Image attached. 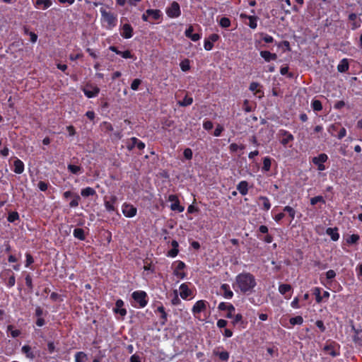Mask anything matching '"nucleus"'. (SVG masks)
Returning <instances> with one entry per match:
<instances>
[{"instance_id": "obj_61", "label": "nucleus", "mask_w": 362, "mask_h": 362, "mask_svg": "<svg viewBox=\"0 0 362 362\" xmlns=\"http://www.w3.org/2000/svg\"><path fill=\"white\" fill-rule=\"evenodd\" d=\"M280 73L281 75L284 76V75H286L287 74V76L290 78H293V73H289L288 72V66H282L281 67L280 69Z\"/></svg>"}, {"instance_id": "obj_47", "label": "nucleus", "mask_w": 362, "mask_h": 362, "mask_svg": "<svg viewBox=\"0 0 362 362\" xmlns=\"http://www.w3.org/2000/svg\"><path fill=\"white\" fill-rule=\"evenodd\" d=\"M192 103H193V98L188 95H185L182 100L178 102V104L180 105V106L187 107V106L192 105Z\"/></svg>"}, {"instance_id": "obj_50", "label": "nucleus", "mask_w": 362, "mask_h": 362, "mask_svg": "<svg viewBox=\"0 0 362 362\" xmlns=\"http://www.w3.org/2000/svg\"><path fill=\"white\" fill-rule=\"evenodd\" d=\"M289 322L293 326L298 325H300L303 323V318L300 315H298L293 317H291L289 320Z\"/></svg>"}, {"instance_id": "obj_41", "label": "nucleus", "mask_w": 362, "mask_h": 362, "mask_svg": "<svg viewBox=\"0 0 362 362\" xmlns=\"http://www.w3.org/2000/svg\"><path fill=\"white\" fill-rule=\"evenodd\" d=\"M214 355L218 356L223 361H227L229 359V353L226 351H218L214 350Z\"/></svg>"}, {"instance_id": "obj_21", "label": "nucleus", "mask_w": 362, "mask_h": 362, "mask_svg": "<svg viewBox=\"0 0 362 362\" xmlns=\"http://www.w3.org/2000/svg\"><path fill=\"white\" fill-rule=\"evenodd\" d=\"M240 18L241 19H248V26L252 29H255L257 27V20L258 18L255 16H249L246 13H241L240 14Z\"/></svg>"}, {"instance_id": "obj_18", "label": "nucleus", "mask_w": 362, "mask_h": 362, "mask_svg": "<svg viewBox=\"0 0 362 362\" xmlns=\"http://www.w3.org/2000/svg\"><path fill=\"white\" fill-rule=\"evenodd\" d=\"M117 197L115 195L111 196L108 200L106 199V198H105L104 200V205H105L106 210L109 212L116 211V208H115V205L117 203Z\"/></svg>"}, {"instance_id": "obj_63", "label": "nucleus", "mask_w": 362, "mask_h": 362, "mask_svg": "<svg viewBox=\"0 0 362 362\" xmlns=\"http://www.w3.org/2000/svg\"><path fill=\"white\" fill-rule=\"evenodd\" d=\"M25 267H29L34 262V259L29 252L25 253Z\"/></svg>"}, {"instance_id": "obj_55", "label": "nucleus", "mask_w": 362, "mask_h": 362, "mask_svg": "<svg viewBox=\"0 0 362 362\" xmlns=\"http://www.w3.org/2000/svg\"><path fill=\"white\" fill-rule=\"evenodd\" d=\"M19 214L17 211H12L8 213L7 221L10 223H14L16 221L19 220Z\"/></svg>"}, {"instance_id": "obj_35", "label": "nucleus", "mask_w": 362, "mask_h": 362, "mask_svg": "<svg viewBox=\"0 0 362 362\" xmlns=\"http://www.w3.org/2000/svg\"><path fill=\"white\" fill-rule=\"evenodd\" d=\"M156 313H160V322L161 325H165L168 321V314L165 310V308L161 305L158 306L156 310Z\"/></svg>"}, {"instance_id": "obj_11", "label": "nucleus", "mask_w": 362, "mask_h": 362, "mask_svg": "<svg viewBox=\"0 0 362 362\" xmlns=\"http://www.w3.org/2000/svg\"><path fill=\"white\" fill-rule=\"evenodd\" d=\"M209 305V303L206 300H197L194 305H193L192 308V313L194 315V316H197L202 312H204L206 310L207 305Z\"/></svg>"}, {"instance_id": "obj_37", "label": "nucleus", "mask_w": 362, "mask_h": 362, "mask_svg": "<svg viewBox=\"0 0 362 362\" xmlns=\"http://www.w3.org/2000/svg\"><path fill=\"white\" fill-rule=\"evenodd\" d=\"M81 195L83 197H88L90 196H96L97 193L93 188L90 187H86L81 190Z\"/></svg>"}, {"instance_id": "obj_57", "label": "nucleus", "mask_w": 362, "mask_h": 362, "mask_svg": "<svg viewBox=\"0 0 362 362\" xmlns=\"http://www.w3.org/2000/svg\"><path fill=\"white\" fill-rule=\"evenodd\" d=\"M318 202L325 204V200L322 196H316L310 199V204L313 206L316 205Z\"/></svg>"}, {"instance_id": "obj_2", "label": "nucleus", "mask_w": 362, "mask_h": 362, "mask_svg": "<svg viewBox=\"0 0 362 362\" xmlns=\"http://www.w3.org/2000/svg\"><path fill=\"white\" fill-rule=\"evenodd\" d=\"M101 21L107 30H112L117 23V16L114 13L106 11L104 8H100Z\"/></svg>"}, {"instance_id": "obj_59", "label": "nucleus", "mask_w": 362, "mask_h": 362, "mask_svg": "<svg viewBox=\"0 0 362 362\" xmlns=\"http://www.w3.org/2000/svg\"><path fill=\"white\" fill-rule=\"evenodd\" d=\"M244 148H245V146L244 145L241 144V145L239 146V145H238L235 143H232L229 146V150L232 153L237 152L239 149L240 150H243Z\"/></svg>"}, {"instance_id": "obj_33", "label": "nucleus", "mask_w": 362, "mask_h": 362, "mask_svg": "<svg viewBox=\"0 0 362 362\" xmlns=\"http://www.w3.org/2000/svg\"><path fill=\"white\" fill-rule=\"evenodd\" d=\"M349 64L347 59H342L337 65V71L340 73H346L349 71Z\"/></svg>"}, {"instance_id": "obj_10", "label": "nucleus", "mask_w": 362, "mask_h": 362, "mask_svg": "<svg viewBox=\"0 0 362 362\" xmlns=\"http://www.w3.org/2000/svg\"><path fill=\"white\" fill-rule=\"evenodd\" d=\"M168 201L172 202L170 205V209L172 211L182 212L185 210V207L180 205L179 198L176 194H170Z\"/></svg>"}, {"instance_id": "obj_9", "label": "nucleus", "mask_w": 362, "mask_h": 362, "mask_svg": "<svg viewBox=\"0 0 362 362\" xmlns=\"http://www.w3.org/2000/svg\"><path fill=\"white\" fill-rule=\"evenodd\" d=\"M122 211L127 218H132L136 215L137 209L130 203L124 202L122 206Z\"/></svg>"}, {"instance_id": "obj_25", "label": "nucleus", "mask_w": 362, "mask_h": 362, "mask_svg": "<svg viewBox=\"0 0 362 362\" xmlns=\"http://www.w3.org/2000/svg\"><path fill=\"white\" fill-rule=\"evenodd\" d=\"M348 19L351 22V28L352 30H356L361 26V20L357 18V15L356 13H350Z\"/></svg>"}, {"instance_id": "obj_32", "label": "nucleus", "mask_w": 362, "mask_h": 362, "mask_svg": "<svg viewBox=\"0 0 362 362\" xmlns=\"http://www.w3.org/2000/svg\"><path fill=\"white\" fill-rule=\"evenodd\" d=\"M21 351L29 359L33 360L36 357L35 354L29 345L23 346Z\"/></svg>"}, {"instance_id": "obj_51", "label": "nucleus", "mask_w": 362, "mask_h": 362, "mask_svg": "<svg viewBox=\"0 0 362 362\" xmlns=\"http://www.w3.org/2000/svg\"><path fill=\"white\" fill-rule=\"evenodd\" d=\"M341 127V124L340 123H334V124H331L329 127H328V132L333 136H336V134H334V132H338V130L339 129V127Z\"/></svg>"}, {"instance_id": "obj_31", "label": "nucleus", "mask_w": 362, "mask_h": 362, "mask_svg": "<svg viewBox=\"0 0 362 362\" xmlns=\"http://www.w3.org/2000/svg\"><path fill=\"white\" fill-rule=\"evenodd\" d=\"M171 246L173 247V248L168 252L167 256L170 257H175L179 252L178 242L175 240H173L171 241Z\"/></svg>"}, {"instance_id": "obj_36", "label": "nucleus", "mask_w": 362, "mask_h": 362, "mask_svg": "<svg viewBox=\"0 0 362 362\" xmlns=\"http://www.w3.org/2000/svg\"><path fill=\"white\" fill-rule=\"evenodd\" d=\"M146 14L155 21L159 20L163 16V13L160 10L151 8L146 10Z\"/></svg>"}, {"instance_id": "obj_4", "label": "nucleus", "mask_w": 362, "mask_h": 362, "mask_svg": "<svg viewBox=\"0 0 362 362\" xmlns=\"http://www.w3.org/2000/svg\"><path fill=\"white\" fill-rule=\"evenodd\" d=\"M173 266L174 267L173 275L175 276L179 279H184L186 278L187 274L184 271L186 267V264L184 262L177 260L173 263Z\"/></svg>"}, {"instance_id": "obj_8", "label": "nucleus", "mask_w": 362, "mask_h": 362, "mask_svg": "<svg viewBox=\"0 0 362 362\" xmlns=\"http://www.w3.org/2000/svg\"><path fill=\"white\" fill-rule=\"evenodd\" d=\"M82 90L88 98H95L98 96L100 93V88L90 83H87Z\"/></svg>"}, {"instance_id": "obj_22", "label": "nucleus", "mask_w": 362, "mask_h": 362, "mask_svg": "<svg viewBox=\"0 0 362 362\" xmlns=\"http://www.w3.org/2000/svg\"><path fill=\"white\" fill-rule=\"evenodd\" d=\"M258 204L262 206L261 209L265 211H268L272 206L269 199L265 196H259L258 197Z\"/></svg>"}, {"instance_id": "obj_64", "label": "nucleus", "mask_w": 362, "mask_h": 362, "mask_svg": "<svg viewBox=\"0 0 362 362\" xmlns=\"http://www.w3.org/2000/svg\"><path fill=\"white\" fill-rule=\"evenodd\" d=\"M183 156L187 160H191L193 156V153L191 148H187L183 151Z\"/></svg>"}, {"instance_id": "obj_62", "label": "nucleus", "mask_w": 362, "mask_h": 362, "mask_svg": "<svg viewBox=\"0 0 362 362\" xmlns=\"http://www.w3.org/2000/svg\"><path fill=\"white\" fill-rule=\"evenodd\" d=\"M25 285L28 287V288H29L30 290H32L33 288V279H32L31 276L29 274L25 276Z\"/></svg>"}, {"instance_id": "obj_45", "label": "nucleus", "mask_w": 362, "mask_h": 362, "mask_svg": "<svg viewBox=\"0 0 362 362\" xmlns=\"http://www.w3.org/2000/svg\"><path fill=\"white\" fill-rule=\"evenodd\" d=\"M283 211L288 213V216L291 219L290 223H291V221L295 218L296 213V210L290 206H286L284 207Z\"/></svg>"}, {"instance_id": "obj_1", "label": "nucleus", "mask_w": 362, "mask_h": 362, "mask_svg": "<svg viewBox=\"0 0 362 362\" xmlns=\"http://www.w3.org/2000/svg\"><path fill=\"white\" fill-rule=\"evenodd\" d=\"M235 284L244 294H250L257 286V281L253 274L250 272H242L235 277Z\"/></svg>"}, {"instance_id": "obj_29", "label": "nucleus", "mask_w": 362, "mask_h": 362, "mask_svg": "<svg viewBox=\"0 0 362 362\" xmlns=\"http://www.w3.org/2000/svg\"><path fill=\"white\" fill-rule=\"evenodd\" d=\"M221 291H223V296L226 299H230L233 296V292L230 290L228 284H223L221 286Z\"/></svg>"}, {"instance_id": "obj_26", "label": "nucleus", "mask_w": 362, "mask_h": 362, "mask_svg": "<svg viewBox=\"0 0 362 362\" xmlns=\"http://www.w3.org/2000/svg\"><path fill=\"white\" fill-rule=\"evenodd\" d=\"M52 5V0H36L34 6L38 9L46 10Z\"/></svg>"}, {"instance_id": "obj_13", "label": "nucleus", "mask_w": 362, "mask_h": 362, "mask_svg": "<svg viewBox=\"0 0 362 362\" xmlns=\"http://www.w3.org/2000/svg\"><path fill=\"white\" fill-rule=\"evenodd\" d=\"M338 347V349H339V345L332 341L329 343L326 344V345L324 346L323 350L327 353L328 354L331 355L333 357H336L340 354L339 351L336 350V347Z\"/></svg>"}, {"instance_id": "obj_28", "label": "nucleus", "mask_w": 362, "mask_h": 362, "mask_svg": "<svg viewBox=\"0 0 362 362\" xmlns=\"http://www.w3.org/2000/svg\"><path fill=\"white\" fill-rule=\"evenodd\" d=\"M25 165L23 162L18 158H16L13 161V172L16 174H21L23 173Z\"/></svg>"}, {"instance_id": "obj_53", "label": "nucleus", "mask_w": 362, "mask_h": 362, "mask_svg": "<svg viewBox=\"0 0 362 362\" xmlns=\"http://www.w3.org/2000/svg\"><path fill=\"white\" fill-rule=\"evenodd\" d=\"M134 140H136V137H132L125 142L126 148L129 151H132L136 147V143L134 142Z\"/></svg>"}, {"instance_id": "obj_23", "label": "nucleus", "mask_w": 362, "mask_h": 362, "mask_svg": "<svg viewBox=\"0 0 362 362\" xmlns=\"http://www.w3.org/2000/svg\"><path fill=\"white\" fill-rule=\"evenodd\" d=\"M124 305V303L122 299L117 300L115 303V308L113 309L114 312L119 314L122 317H124L127 312V310L123 308Z\"/></svg>"}, {"instance_id": "obj_20", "label": "nucleus", "mask_w": 362, "mask_h": 362, "mask_svg": "<svg viewBox=\"0 0 362 362\" xmlns=\"http://www.w3.org/2000/svg\"><path fill=\"white\" fill-rule=\"evenodd\" d=\"M231 319H233L231 323L233 326L239 325L240 327L245 328L247 325V322L243 320V317L240 313L233 315Z\"/></svg>"}, {"instance_id": "obj_46", "label": "nucleus", "mask_w": 362, "mask_h": 362, "mask_svg": "<svg viewBox=\"0 0 362 362\" xmlns=\"http://www.w3.org/2000/svg\"><path fill=\"white\" fill-rule=\"evenodd\" d=\"M144 271L150 272L151 274L155 272V266L153 264L151 261L148 259H145L144 261Z\"/></svg>"}, {"instance_id": "obj_3", "label": "nucleus", "mask_w": 362, "mask_h": 362, "mask_svg": "<svg viewBox=\"0 0 362 362\" xmlns=\"http://www.w3.org/2000/svg\"><path fill=\"white\" fill-rule=\"evenodd\" d=\"M133 300L139 304V308L146 307L148 302L147 293L144 291H136L132 293Z\"/></svg>"}, {"instance_id": "obj_58", "label": "nucleus", "mask_w": 362, "mask_h": 362, "mask_svg": "<svg viewBox=\"0 0 362 362\" xmlns=\"http://www.w3.org/2000/svg\"><path fill=\"white\" fill-rule=\"evenodd\" d=\"M13 329V325H10L7 326V331L11 332V335L12 337L16 338V337H19L21 334V331L19 329Z\"/></svg>"}, {"instance_id": "obj_30", "label": "nucleus", "mask_w": 362, "mask_h": 362, "mask_svg": "<svg viewBox=\"0 0 362 362\" xmlns=\"http://www.w3.org/2000/svg\"><path fill=\"white\" fill-rule=\"evenodd\" d=\"M236 188L241 195L245 196L248 193V182L245 180L240 181Z\"/></svg>"}, {"instance_id": "obj_5", "label": "nucleus", "mask_w": 362, "mask_h": 362, "mask_svg": "<svg viewBox=\"0 0 362 362\" xmlns=\"http://www.w3.org/2000/svg\"><path fill=\"white\" fill-rule=\"evenodd\" d=\"M70 197H72V200L69 202L70 208H76L78 206L80 201L81 199V196L76 192H74L72 191L68 190L63 193V198L64 199H67Z\"/></svg>"}, {"instance_id": "obj_27", "label": "nucleus", "mask_w": 362, "mask_h": 362, "mask_svg": "<svg viewBox=\"0 0 362 362\" xmlns=\"http://www.w3.org/2000/svg\"><path fill=\"white\" fill-rule=\"evenodd\" d=\"M259 54L261 57L264 59L266 62L271 61H275L277 59V54L276 53H272L269 51L262 50L260 51Z\"/></svg>"}, {"instance_id": "obj_34", "label": "nucleus", "mask_w": 362, "mask_h": 362, "mask_svg": "<svg viewBox=\"0 0 362 362\" xmlns=\"http://www.w3.org/2000/svg\"><path fill=\"white\" fill-rule=\"evenodd\" d=\"M326 234L329 235L333 241H337L339 238V233L337 227L327 228L326 229Z\"/></svg>"}, {"instance_id": "obj_7", "label": "nucleus", "mask_w": 362, "mask_h": 362, "mask_svg": "<svg viewBox=\"0 0 362 362\" xmlns=\"http://www.w3.org/2000/svg\"><path fill=\"white\" fill-rule=\"evenodd\" d=\"M328 160V156L326 153H320L317 156L313 157L312 162L314 165H317L319 171H323L326 169L324 163Z\"/></svg>"}, {"instance_id": "obj_42", "label": "nucleus", "mask_w": 362, "mask_h": 362, "mask_svg": "<svg viewBox=\"0 0 362 362\" xmlns=\"http://www.w3.org/2000/svg\"><path fill=\"white\" fill-rule=\"evenodd\" d=\"M360 240V236L358 234H352L349 235L346 239V244L349 245L357 244Z\"/></svg>"}, {"instance_id": "obj_40", "label": "nucleus", "mask_w": 362, "mask_h": 362, "mask_svg": "<svg viewBox=\"0 0 362 362\" xmlns=\"http://www.w3.org/2000/svg\"><path fill=\"white\" fill-rule=\"evenodd\" d=\"M73 235L80 240H84L86 239L85 231L81 228H75L73 231Z\"/></svg>"}, {"instance_id": "obj_6", "label": "nucleus", "mask_w": 362, "mask_h": 362, "mask_svg": "<svg viewBox=\"0 0 362 362\" xmlns=\"http://www.w3.org/2000/svg\"><path fill=\"white\" fill-rule=\"evenodd\" d=\"M165 12L169 18H178L181 15L180 4L177 1H173L170 6L166 8Z\"/></svg>"}, {"instance_id": "obj_24", "label": "nucleus", "mask_w": 362, "mask_h": 362, "mask_svg": "<svg viewBox=\"0 0 362 362\" xmlns=\"http://www.w3.org/2000/svg\"><path fill=\"white\" fill-rule=\"evenodd\" d=\"M194 28L192 25H189L188 28L185 30V35L187 38H189L193 42H197L200 40L201 35L199 33H193Z\"/></svg>"}, {"instance_id": "obj_12", "label": "nucleus", "mask_w": 362, "mask_h": 362, "mask_svg": "<svg viewBox=\"0 0 362 362\" xmlns=\"http://www.w3.org/2000/svg\"><path fill=\"white\" fill-rule=\"evenodd\" d=\"M218 309L221 311L226 310V312H228L227 314L226 315V317L227 318H232L233 316V313L235 310V308L233 304H231L230 303L225 302L220 303L218 306Z\"/></svg>"}, {"instance_id": "obj_43", "label": "nucleus", "mask_w": 362, "mask_h": 362, "mask_svg": "<svg viewBox=\"0 0 362 362\" xmlns=\"http://www.w3.org/2000/svg\"><path fill=\"white\" fill-rule=\"evenodd\" d=\"M272 165V159L269 156H266L263 158V166H262V171L264 172H268L270 170Z\"/></svg>"}, {"instance_id": "obj_44", "label": "nucleus", "mask_w": 362, "mask_h": 362, "mask_svg": "<svg viewBox=\"0 0 362 362\" xmlns=\"http://www.w3.org/2000/svg\"><path fill=\"white\" fill-rule=\"evenodd\" d=\"M67 169L71 173L74 175H78L82 172V168L81 166L72 164H69L67 165Z\"/></svg>"}, {"instance_id": "obj_60", "label": "nucleus", "mask_w": 362, "mask_h": 362, "mask_svg": "<svg viewBox=\"0 0 362 362\" xmlns=\"http://www.w3.org/2000/svg\"><path fill=\"white\" fill-rule=\"evenodd\" d=\"M173 293H174V295L171 299V304L173 305H178L181 304L182 301L178 296L177 291L175 290L173 291Z\"/></svg>"}, {"instance_id": "obj_19", "label": "nucleus", "mask_w": 362, "mask_h": 362, "mask_svg": "<svg viewBox=\"0 0 362 362\" xmlns=\"http://www.w3.org/2000/svg\"><path fill=\"white\" fill-rule=\"evenodd\" d=\"M109 49L115 54L120 55L124 59H134V55L132 54L130 50L120 51L115 46H110Z\"/></svg>"}, {"instance_id": "obj_15", "label": "nucleus", "mask_w": 362, "mask_h": 362, "mask_svg": "<svg viewBox=\"0 0 362 362\" xmlns=\"http://www.w3.org/2000/svg\"><path fill=\"white\" fill-rule=\"evenodd\" d=\"M120 35L124 39H129L134 35V30L129 23H124L121 25Z\"/></svg>"}, {"instance_id": "obj_39", "label": "nucleus", "mask_w": 362, "mask_h": 362, "mask_svg": "<svg viewBox=\"0 0 362 362\" xmlns=\"http://www.w3.org/2000/svg\"><path fill=\"white\" fill-rule=\"evenodd\" d=\"M88 359V355L83 351H78L75 354V362H87Z\"/></svg>"}, {"instance_id": "obj_17", "label": "nucleus", "mask_w": 362, "mask_h": 362, "mask_svg": "<svg viewBox=\"0 0 362 362\" xmlns=\"http://www.w3.org/2000/svg\"><path fill=\"white\" fill-rule=\"evenodd\" d=\"M279 135L283 136L281 140V144L283 146H286L289 142L293 141L294 140V136L292 134H291L288 131L285 129L279 130Z\"/></svg>"}, {"instance_id": "obj_38", "label": "nucleus", "mask_w": 362, "mask_h": 362, "mask_svg": "<svg viewBox=\"0 0 362 362\" xmlns=\"http://www.w3.org/2000/svg\"><path fill=\"white\" fill-rule=\"evenodd\" d=\"M312 293L315 297V301L317 304L322 302V297L321 295L322 288L320 287H314L311 290Z\"/></svg>"}, {"instance_id": "obj_49", "label": "nucleus", "mask_w": 362, "mask_h": 362, "mask_svg": "<svg viewBox=\"0 0 362 362\" xmlns=\"http://www.w3.org/2000/svg\"><path fill=\"white\" fill-rule=\"evenodd\" d=\"M292 287L290 284H282L279 286V291L281 294L285 295L286 293L291 291Z\"/></svg>"}, {"instance_id": "obj_56", "label": "nucleus", "mask_w": 362, "mask_h": 362, "mask_svg": "<svg viewBox=\"0 0 362 362\" xmlns=\"http://www.w3.org/2000/svg\"><path fill=\"white\" fill-rule=\"evenodd\" d=\"M325 275L327 280V284H331L332 280L336 277V272L333 269H329L326 272Z\"/></svg>"}, {"instance_id": "obj_54", "label": "nucleus", "mask_w": 362, "mask_h": 362, "mask_svg": "<svg viewBox=\"0 0 362 362\" xmlns=\"http://www.w3.org/2000/svg\"><path fill=\"white\" fill-rule=\"evenodd\" d=\"M180 69L182 71H187L190 69V61L188 59H185L180 64Z\"/></svg>"}, {"instance_id": "obj_14", "label": "nucleus", "mask_w": 362, "mask_h": 362, "mask_svg": "<svg viewBox=\"0 0 362 362\" xmlns=\"http://www.w3.org/2000/svg\"><path fill=\"white\" fill-rule=\"evenodd\" d=\"M220 39L218 34L214 33L209 36L208 38L204 40V47L206 51H210L214 47V42H217Z\"/></svg>"}, {"instance_id": "obj_48", "label": "nucleus", "mask_w": 362, "mask_h": 362, "mask_svg": "<svg viewBox=\"0 0 362 362\" xmlns=\"http://www.w3.org/2000/svg\"><path fill=\"white\" fill-rule=\"evenodd\" d=\"M311 107L314 111H321L322 110V104L320 100L313 99L311 101Z\"/></svg>"}, {"instance_id": "obj_52", "label": "nucleus", "mask_w": 362, "mask_h": 362, "mask_svg": "<svg viewBox=\"0 0 362 362\" xmlns=\"http://www.w3.org/2000/svg\"><path fill=\"white\" fill-rule=\"evenodd\" d=\"M219 25L221 27V28H228L231 25V21L230 20L227 18V17H222L219 22Z\"/></svg>"}, {"instance_id": "obj_16", "label": "nucleus", "mask_w": 362, "mask_h": 362, "mask_svg": "<svg viewBox=\"0 0 362 362\" xmlns=\"http://www.w3.org/2000/svg\"><path fill=\"white\" fill-rule=\"evenodd\" d=\"M189 284L183 283L180 286V295L184 300H187L193 295V291L189 288Z\"/></svg>"}]
</instances>
